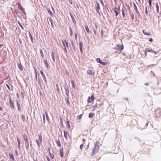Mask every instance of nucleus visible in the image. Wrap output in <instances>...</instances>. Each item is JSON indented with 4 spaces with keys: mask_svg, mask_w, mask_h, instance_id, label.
I'll use <instances>...</instances> for the list:
<instances>
[{
    "mask_svg": "<svg viewBox=\"0 0 161 161\" xmlns=\"http://www.w3.org/2000/svg\"><path fill=\"white\" fill-rule=\"evenodd\" d=\"M52 58L53 60V61L55 62V54L53 52H52Z\"/></svg>",
    "mask_w": 161,
    "mask_h": 161,
    "instance_id": "21",
    "label": "nucleus"
},
{
    "mask_svg": "<svg viewBox=\"0 0 161 161\" xmlns=\"http://www.w3.org/2000/svg\"><path fill=\"white\" fill-rule=\"evenodd\" d=\"M45 116H46V118L47 120V121L48 122H49L50 121V119L49 118V117L48 116L47 112V111H45Z\"/></svg>",
    "mask_w": 161,
    "mask_h": 161,
    "instance_id": "13",
    "label": "nucleus"
},
{
    "mask_svg": "<svg viewBox=\"0 0 161 161\" xmlns=\"http://www.w3.org/2000/svg\"><path fill=\"white\" fill-rule=\"evenodd\" d=\"M71 83L72 85V87L73 89H75V82L73 80H71Z\"/></svg>",
    "mask_w": 161,
    "mask_h": 161,
    "instance_id": "26",
    "label": "nucleus"
},
{
    "mask_svg": "<svg viewBox=\"0 0 161 161\" xmlns=\"http://www.w3.org/2000/svg\"><path fill=\"white\" fill-rule=\"evenodd\" d=\"M47 11H48V13H49V14H50V15L52 16H53V14L52 13V12L50 10V9L49 8H47Z\"/></svg>",
    "mask_w": 161,
    "mask_h": 161,
    "instance_id": "28",
    "label": "nucleus"
},
{
    "mask_svg": "<svg viewBox=\"0 0 161 161\" xmlns=\"http://www.w3.org/2000/svg\"><path fill=\"white\" fill-rule=\"evenodd\" d=\"M70 16L72 19V21L73 22V23H76V21H75V18L73 14L71 13H70Z\"/></svg>",
    "mask_w": 161,
    "mask_h": 161,
    "instance_id": "12",
    "label": "nucleus"
},
{
    "mask_svg": "<svg viewBox=\"0 0 161 161\" xmlns=\"http://www.w3.org/2000/svg\"><path fill=\"white\" fill-rule=\"evenodd\" d=\"M17 142H18V145L20 144L21 141L18 138H17Z\"/></svg>",
    "mask_w": 161,
    "mask_h": 161,
    "instance_id": "56",
    "label": "nucleus"
},
{
    "mask_svg": "<svg viewBox=\"0 0 161 161\" xmlns=\"http://www.w3.org/2000/svg\"><path fill=\"white\" fill-rule=\"evenodd\" d=\"M29 37H30V38L31 39V41L32 43H33L34 42H33V37L30 32H29Z\"/></svg>",
    "mask_w": 161,
    "mask_h": 161,
    "instance_id": "30",
    "label": "nucleus"
},
{
    "mask_svg": "<svg viewBox=\"0 0 161 161\" xmlns=\"http://www.w3.org/2000/svg\"><path fill=\"white\" fill-rule=\"evenodd\" d=\"M82 114L79 115V116H78L77 118L79 119H81L82 118Z\"/></svg>",
    "mask_w": 161,
    "mask_h": 161,
    "instance_id": "52",
    "label": "nucleus"
},
{
    "mask_svg": "<svg viewBox=\"0 0 161 161\" xmlns=\"http://www.w3.org/2000/svg\"><path fill=\"white\" fill-rule=\"evenodd\" d=\"M69 29L70 35L71 36H73V32L72 31V30L71 28L70 27L69 28Z\"/></svg>",
    "mask_w": 161,
    "mask_h": 161,
    "instance_id": "34",
    "label": "nucleus"
},
{
    "mask_svg": "<svg viewBox=\"0 0 161 161\" xmlns=\"http://www.w3.org/2000/svg\"><path fill=\"white\" fill-rule=\"evenodd\" d=\"M148 2L149 3V6L151 7L152 6V0H149Z\"/></svg>",
    "mask_w": 161,
    "mask_h": 161,
    "instance_id": "50",
    "label": "nucleus"
},
{
    "mask_svg": "<svg viewBox=\"0 0 161 161\" xmlns=\"http://www.w3.org/2000/svg\"><path fill=\"white\" fill-rule=\"evenodd\" d=\"M85 29L86 30L87 32L89 34L90 32V30H89L88 26L87 25H86V26H85Z\"/></svg>",
    "mask_w": 161,
    "mask_h": 161,
    "instance_id": "29",
    "label": "nucleus"
},
{
    "mask_svg": "<svg viewBox=\"0 0 161 161\" xmlns=\"http://www.w3.org/2000/svg\"><path fill=\"white\" fill-rule=\"evenodd\" d=\"M113 10L115 13L116 16H117L120 12H119V10H117V8L116 7L113 8Z\"/></svg>",
    "mask_w": 161,
    "mask_h": 161,
    "instance_id": "8",
    "label": "nucleus"
},
{
    "mask_svg": "<svg viewBox=\"0 0 161 161\" xmlns=\"http://www.w3.org/2000/svg\"><path fill=\"white\" fill-rule=\"evenodd\" d=\"M36 142L39 148L40 147L41 143H40L39 139H37L36 140Z\"/></svg>",
    "mask_w": 161,
    "mask_h": 161,
    "instance_id": "31",
    "label": "nucleus"
},
{
    "mask_svg": "<svg viewBox=\"0 0 161 161\" xmlns=\"http://www.w3.org/2000/svg\"><path fill=\"white\" fill-rule=\"evenodd\" d=\"M39 141L40 142V143H41V144H42V137L41 135H40L39 136Z\"/></svg>",
    "mask_w": 161,
    "mask_h": 161,
    "instance_id": "20",
    "label": "nucleus"
},
{
    "mask_svg": "<svg viewBox=\"0 0 161 161\" xmlns=\"http://www.w3.org/2000/svg\"><path fill=\"white\" fill-rule=\"evenodd\" d=\"M19 43L21 45H22V42L21 39H19Z\"/></svg>",
    "mask_w": 161,
    "mask_h": 161,
    "instance_id": "62",
    "label": "nucleus"
},
{
    "mask_svg": "<svg viewBox=\"0 0 161 161\" xmlns=\"http://www.w3.org/2000/svg\"><path fill=\"white\" fill-rule=\"evenodd\" d=\"M35 80H36V81H37V73H36V75H35Z\"/></svg>",
    "mask_w": 161,
    "mask_h": 161,
    "instance_id": "61",
    "label": "nucleus"
},
{
    "mask_svg": "<svg viewBox=\"0 0 161 161\" xmlns=\"http://www.w3.org/2000/svg\"><path fill=\"white\" fill-rule=\"evenodd\" d=\"M10 158L12 160V161H14V155L13 154H11V153H10L9 154Z\"/></svg>",
    "mask_w": 161,
    "mask_h": 161,
    "instance_id": "22",
    "label": "nucleus"
},
{
    "mask_svg": "<svg viewBox=\"0 0 161 161\" xmlns=\"http://www.w3.org/2000/svg\"><path fill=\"white\" fill-rule=\"evenodd\" d=\"M62 42L63 45L64 47V50H65V52H66V53H67V50L66 47V46L65 45V44L64 43V41H62Z\"/></svg>",
    "mask_w": 161,
    "mask_h": 161,
    "instance_id": "32",
    "label": "nucleus"
},
{
    "mask_svg": "<svg viewBox=\"0 0 161 161\" xmlns=\"http://www.w3.org/2000/svg\"><path fill=\"white\" fill-rule=\"evenodd\" d=\"M143 33L146 35H151V33L150 32H148L147 31H146L145 30H144L143 31Z\"/></svg>",
    "mask_w": 161,
    "mask_h": 161,
    "instance_id": "27",
    "label": "nucleus"
},
{
    "mask_svg": "<svg viewBox=\"0 0 161 161\" xmlns=\"http://www.w3.org/2000/svg\"><path fill=\"white\" fill-rule=\"evenodd\" d=\"M60 156L61 157H63L64 156V152L63 148L60 149Z\"/></svg>",
    "mask_w": 161,
    "mask_h": 161,
    "instance_id": "16",
    "label": "nucleus"
},
{
    "mask_svg": "<svg viewBox=\"0 0 161 161\" xmlns=\"http://www.w3.org/2000/svg\"><path fill=\"white\" fill-rule=\"evenodd\" d=\"M78 33H75V39H76L77 38Z\"/></svg>",
    "mask_w": 161,
    "mask_h": 161,
    "instance_id": "53",
    "label": "nucleus"
},
{
    "mask_svg": "<svg viewBox=\"0 0 161 161\" xmlns=\"http://www.w3.org/2000/svg\"><path fill=\"white\" fill-rule=\"evenodd\" d=\"M100 64L103 65H105L107 64V63L106 62H103L102 61Z\"/></svg>",
    "mask_w": 161,
    "mask_h": 161,
    "instance_id": "51",
    "label": "nucleus"
},
{
    "mask_svg": "<svg viewBox=\"0 0 161 161\" xmlns=\"http://www.w3.org/2000/svg\"><path fill=\"white\" fill-rule=\"evenodd\" d=\"M18 108L19 111H21V108L20 107V104L19 103V100H17L16 101Z\"/></svg>",
    "mask_w": 161,
    "mask_h": 161,
    "instance_id": "15",
    "label": "nucleus"
},
{
    "mask_svg": "<svg viewBox=\"0 0 161 161\" xmlns=\"http://www.w3.org/2000/svg\"><path fill=\"white\" fill-rule=\"evenodd\" d=\"M64 89L65 91L67 97H69V89L67 87H65Z\"/></svg>",
    "mask_w": 161,
    "mask_h": 161,
    "instance_id": "9",
    "label": "nucleus"
},
{
    "mask_svg": "<svg viewBox=\"0 0 161 161\" xmlns=\"http://www.w3.org/2000/svg\"><path fill=\"white\" fill-rule=\"evenodd\" d=\"M147 6L146 7H145V13L147 16L148 15V11H147Z\"/></svg>",
    "mask_w": 161,
    "mask_h": 161,
    "instance_id": "47",
    "label": "nucleus"
},
{
    "mask_svg": "<svg viewBox=\"0 0 161 161\" xmlns=\"http://www.w3.org/2000/svg\"><path fill=\"white\" fill-rule=\"evenodd\" d=\"M99 145H95V147L93 149V152L91 155L92 156L97 153L99 151Z\"/></svg>",
    "mask_w": 161,
    "mask_h": 161,
    "instance_id": "2",
    "label": "nucleus"
},
{
    "mask_svg": "<svg viewBox=\"0 0 161 161\" xmlns=\"http://www.w3.org/2000/svg\"><path fill=\"white\" fill-rule=\"evenodd\" d=\"M45 64L47 67V69H48V62H47V61L46 60H45L44 61Z\"/></svg>",
    "mask_w": 161,
    "mask_h": 161,
    "instance_id": "33",
    "label": "nucleus"
},
{
    "mask_svg": "<svg viewBox=\"0 0 161 161\" xmlns=\"http://www.w3.org/2000/svg\"><path fill=\"white\" fill-rule=\"evenodd\" d=\"M115 49L120 51H121L123 49L124 47L123 46H120L118 45L115 46Z\"/></svg>",
    "mask_w": 161,
    "mask_h": 161,
    "instance_id": "4",
    "label": "nucleus"
},
{
    "mask_svg": "<svg viewBox=\"0 0 161 161\" xmlns=\"http://www.w3.org/2000/svg\"><path fill=\"white\" fill-rule=\"evenodd\" d=\"M9 103H10V104H11V103H12V99H11V97H9Z\"/></svg>",
    "mask_w": 161,
    "mask_h": 161,
    "instance_id": "57",
    "label": "nucleus"
},
{
    "mask_svg": "<svg viewBox=\"0 0 161 161\" xmlns=\"http://www.w3.org/2000/svg\"><path fill=\"white\" fill-rule=\"evenodd\" d=\"M24 139L25 141V146L26 147V149H29V143L28 139V138L26 134H25L23 136Z\"/></svg>",
    "mask_w": 161,
    "mask_h": 161,
    "instance_id": "1",
    "label": "nucleus"
},
{
    "mask_svg": "<svg viewBox=\"0 0 161 161\" xmlns=\"http://www.w3.org/2000/svg\"><path fill=\"white\" fill-rule=\"evenodd\" d=\"M49 18V21H50V22H51L52 27L53 28H54V25L53 24V21L52 20L49 18Z\"/></svg>",
    "mask_w": 161,
    "mask_h": 161,
    "instance_id": "37",
    "label": "nucleus"
},
{
    "mask_svg": "<svg viewBox=\"0 0 161 161\" xmlns=\"http://www.w3.org/2000/svg\"><path fill=\"white\" fill-rule=\"evenodd\" d=\"M156 117H160L161 116V112L159 110H157L156 111Z\"/></svg>",
    "mask_w": 161,
    "mask_h": 161,
    "instance_id": "11",
    "label": "nucleus"
},
{
    "mask_svg": "<svg viewBox=\"0 0 161 161\" xmlns=\"http://www.w3.org/2000/svg\"><path fill=\"white\" fill-rule=\"evenodd\" d=\"M131 18L132 20H134V14H131Z\"/></svg>",
    "mask_w": 161,
    "mask_h": 161,
    "instance_id": "55",
    "label": "nucleus"
},
{
    "mask_svg": "<svg viewBox=\"0 0 161 161\" xmlns=\"http://www.w3.org/2000/svg\"><path fill=\"white\" fill-rule=\"evenodd\" d=\"M133 6H134V9L135 10V11H136L137 14H138V16H140V13L139 10L138 9V8H137V7L136 5V4L135 3H133Z\"/></svg>",
    "mask_w": 161,
    "mask_h": 161,
    "instance_id": "5",
    "label": "nucleus"
},
{
    "mask_svg": "<svg viewBox=\"0 0 161 161\" xmlns=\"http://www.w3.org/2000/svg\"><path fill=\"white\" fill-rule=\"evenodd\" d=\"M96 3H97V7L96 10H99L100 9V4L99 3H98L97 2Z\"/></svg>",
    "mask_w": 161,
    "mask_h": 161,
    "instance_id": "25",
    "label": "nucleus"
},
{
    "mask_svg": "<svg viewBox=\"0 0 161 161\" xmlns=\"http://www.w3.org/2000/svg\"><path fill=\"white\" fill-rule=\"evenodd\" d=\"M66 124L68 126L67 127H68V129H70V125L69 124V121L68 119H67Z\"/></svg>",
    "mask_w": 161,
    "mask_h": 161,
    "instance_id": "18",
    "label": "nucleus"
},
{
    "mask_svg": "<svg viewBox=\"0 0 161 161\" xmlns=\"http://www.w3.org/2000/svg\"><path fill=\"white\" fill-rule=\"evenodd\" d=\"M96 61L97 63H100V64H101V62L102 61L101 60V59L99 58H97L96 59Z\"/></svg>",
    "mask_w": 161,
    "mask_h": 161,
    "instance_id": "38",
    "label": "nucleus"
},
{
    "mask_svg": "<svg viewBox=\"0 0 161 161\" xmlns=\"http://www.w3.org/2000/svg\"><path fill=\"white\" fill-rule=\"evenodd\" d=\"M83 43L82 42H80L79 43V47H83Z\"/></svg>",
    "mask_w": 161,
    "mask_h": 161,
    "instance_id": "49",
    "label": "nucleus"
},
{
    "mask_svg": "<svg viewBox=\"0 0 161 161\" xmlns=\"http://www.w3.org/2000/svg\"><path fill=\"white\" fill-rule=\"evenodd\" d=\"M156 10L157 12L158 13L159 12V7L157 3H156Z\"/></svg>",
    "mask_w": 161,
    "mask_h": 161,
    "instance_id": "24",
    "label": "nucleus"
},
{
    "mask_svg": "<svg viewBox=\"0 0 161 161\" xmlns=\"http://www.w3.org/2000/svg\"><path fill=\"white\" fill-rule=\"evenodd\" d=\"M149 41L150 42H152L153 41V39L152 38H150L149 39Z\"/></svg>",
    "mask_w": 161,
    "mask_h": 161,
    "instance_id": "64",
    "label": "nucleus"
},
{
    "mask_svg": "<svg viewBox=\"0 0 161 161\" xmlns=\"http://www.w3.org/2000/svg\"><path fill=\"white\" fill-rule=\"evenodd\" d=\"M60 124H61V126H64L63 121L62 119L61 118H60Z\"/></svg>",
    "mask_w": 161,
    "mask_h": 161,
    "instance_id": "46",
    "label": "nucleus"
},
{
    "mask_svg": "<svg viewBox=\"0 0 161 161\" xmlns=\"http://www.w3.org/2000/svg\"><path fill=\"white\" fill-rule=\"evenodd\" d=\"M94 115V114L93 113H90L89 114L88 117L89 118H92Z\"/></svg>",
    "mask_w": 161,
    "mask_h": 161,
    "instance_id": "36",
    "label": "nucleus"
},
{
    "mask_svg": "<svg viewBox=\"0 0 161 161\" xmlns=\"http://www.w3.org/2000/svg\"><path fill=\"white\" fill-rule=\"evenodd\" d=\"M122 12V14L123 15V17L124 18L125 16V13L124 10V9L123 8L121 10Z\"/></svg>",
    "mask_w": 161,
    "mask_h": 161,
    "instance_id": "48",
    "label": "nucleus"
},
{
    "mask_svg": "<svg viewBox=\"0 0 161 161\" xmlns=\"http://www.w3.org/2000/svg\"><path fill=\"white\" fill-rule=\"evenodd\" d=\"M56 87L57 88V91L59 93V87L58 84H56Z\"/></svg>",
    "mask_w": 161,
    "mask_h": 161,
    "instance_id": "43",
    "label": "nucleus"
},
{
    "mask_svg": "<svg viewBox=\"0 0 161 161\" xmlns=\"http://www.w3.org/2000/svg\"><path fill=\"white\" fill-rule=\"evenodd\" d=\"M64 137L66 139H67V132L66 131H64Z\"/></svg>",
    "mask_w": 161,
    "mask_h": 161,
    "instance_id": "41",
    "label": "nucleus"
},
{
    "mask_svg": "<svg viewBox=\"0 0 161 161\" xmlns=\"http://www.w3.org/2000/svg\"><path fill=\"white\" fill-rule=\"evenodd\" d=\"M56 142L58 146V147H60L61 146V144L59 139H58V140H56Z\"/></svg>",
    "mask_w": 161,
    "mask_h": 161,
    "instance_id": "23",
    "label": "nucleus"
},
{
    "mask_svg": "<svg viewBox=\"0 0 161 161\" xmlns=\"http://www.w3.org/2000/svg\"><path fill=\"white\" fill-rule=\"evenodd\" d=\"M65 44V45L66 46V47H68V43L67 42V41L65 40L64 42Z\"/></svg>",
    "mask_w": 161,
    "mask_h": 161,
    "instance_id": "44",
    "label": "nucleus"
},
{
    "mask_svg": "<svg viewBox=\"0 0 161 161\" xmlns=\"http://www.w3.org/2000/svg\"><path fill=\"white\" fill-rule=\"evenodd\" d=\"M146 50L148 52H151L152 53H155V54H156L158 53V52H156L155 51H154V50H153L152 49H149V48H147L146 49Z\"/></svg>",
    "mask_w": 161,
    "mask_h": 161,
    "instance_id": "6",
    "label": "nucleus"
},
{
    "mask_svg": "<svg viewBox=\"0 0 161 161\" xmlns=\"http://www.w3.org/2000/svg\"><path fill=\"white\" fill-rule=\"evenodd\" d=\"M87 73L90 75H95V72L90 70H87Z\"/></svg>",
    "mask_w": 161,
    "mask_h": 161,
    "instance_id": "10",
    "label": "nucleus"
},
{
    "mask_svg": "<svg viewBox=\"0 0 161 161\" xmlns=\"http://www.w3.org/2000/svg\"><path fill=\"white\" fill-rule=\"evenodd\" d=\"M18 66L19 69L21 71L23 70V66L21 64L18 63L17 64Z\"/></svg>",
    "mask_w": 161,
    "mask_h": 161,
    "instance_id": "14",
    "label": "nucleus"
},
{
    "mask_svg": "<svg viewBox=\"0 0 161 161\" xmlns=\"http://www.w3.org/2000/svg\"><path fill=\"white\" fill-rule=\"evenodd\" d=\"M43 123L44 124H45V116L44 114L43 115Z\"/></svg>",
    "mask_w": 161,
    "mask_h": 161,
    "instance_id": "45",
    "label": "nucleus"
},
{
    "mask_svg": "<svg viewBox=\"0 0 161 161\" xmlns=\"http://www.w3.org/2000/svg\"><path fill=\"white\" fill-rule=\"evenodd\" d=\"M6 86L8 88V89L9 90H10L11 89H10V86L8 84H6Z\"/></svg>",
    "mask_w": 161,
    "mask_h": 161,
    "instance_id": "58",
    "label": "nucleus"
},
{
    "mask_svg": "<svg viewBox=\"0 0 161 161\" xmlns=\"http://www.w3.org/2000/svg\"><path fill=\"white\" fill-rule=\"evenodd\" d=\"M40 73L42 76L43 78L44 79H45V78H46V77L45 76V75L43 73V71L42 70H40Z\"/></svg>",
    "mask_w": 161,
    "mask_h": 161,
    "instance_id": "19",
    "label": "nucleus"
},
{
    "mask_svg": "<svg viewBox=\"0 0 161 161\" xmlns=\"http://www.w3.org/2000/svg\"><path fill=\"white\" fill-rule=\"evenodd\" d=\"M69 97H67L66 99L65 100H66V104L68 106H69L70 105V103L69 102Z\"/></svg>",
    "mask_w": 161,
    "mask_h": 161,
    "instance_id": "17",
    "label": "nucleus"
},
{
    "mask_svg": "<svg viewBox=\"0 0 161 161\" xmlns=\"http://www.w3.org/2000/svg\"><path fill=\"white\" fill-rule=\"evenodd\" d=\"M18 23L20 27L23 30H24V28L22 25V24H21V23L19 22V21H18Z\"/></svg>",
    "mask_w": 161,
    "mask_h": 161,
    "instance_id": "42",
    "label": "nucleus"
},
{
    "mask_svg": "<svg viewBox=\"0 0 161 161\" xmlns=\"http://www.w3.org/2000/svg\"><path fill=\"white\" fill-rule=\"evenodd\" d=\"M18 7H18L19 9L24 14H26V13L25 12V9L23 8V7L20 4H19Z\"/></svg>",
    "mask_w": 161,
    "mask_h": 161,
    "instance_id": "7",
    "label": "nucleus"
},
{
    "mask_svg": "<svg viewBox=\"0 0 161 161\" xmlns=\"http://www.w3.org/2000/svg\"><path fill=\"white\" fill-rule=\"evenodd\" d=\"M100 33L101 34V35L102 36H103V30H101Z\"/></svg>",
    "mask_w": 161,
    "mask_h": 161,
    "instance_id": "60",
    "label": "nucleus"
},
{
    "mask_svg": "<svg viewBox=\"0 0 161 161\" xmlns=\"http://www.w3.org/2000/svg\"><path fill=\"white\" fill-rule=\"evenodd\" d=\"M71 44H72V47H73V48L74 49V51H75L76 50H75V46L74 45V44L73 43V41H72L71 42Z\"/></svg>",
    "mask_w": 161,
    "mask_h": 161,
    "instance_id": "39",
    "label": "nucleus"
},
{
    "mask_svg": "<svg viewBox=\"0 0 161 161\" xmlns=\"http://www.w3.org/2000/svg\"><path fill=\"white\" fill-rule=\"evenodd\" d=\"M94 100V96L93 95H92L91 97H89L87 99V102L89 103H91Z\"/></svg>",
    "mask_w": 161,
    "mask_h": 161,
    "instance_id": "3",
    "label": "nucleus"
},
{
    "mask_svg": "<svg viewBox=\"0 0 161 161\" xmlns=\"http://www.w3.org/2000/svg\"><path fill=\"white\" fill-rule=\"evenodd\" d=\"M40 53H41V56L42 57V58H44V55L43 53V51L42 50V49H41L40 50Z\"/></svg>",
    "mask_w": 161,
    "mask_h": 161,
    "instance_id": "35",
    "label": "nucleus"
},
{
    "mask_svg": "<svg viewBox=\"0 0 161 161\" xmlns=\"http://www.w3.org/2000/svg\"><path fill=\"white\" fill-rule=\"evenodd\" d=\"M21 117L22 118V119L23 122H25V116L24 114H22L21 115Z\"/></svg>",
    "mask_w": 161,
    "mask_h": 161,
    "instance_id": "40",
    "label": "nucleus"
},
{
    "mask_svg": "<svg viewBox=\"0 0 161 161\" xmlns=\"http://www.w3.org/2000/svg\"><path fill=\"white\" fill-rule=\"evenodd\" d=\"M10 104V107H11V108H14V106L13 103H11Z\"/></svg>",
    "mask_w": 161,
    "mask_h": 161,
    "instance_id": "54",
    "label": "nucleus"
},
{
    "mask_svg": "<svg viewBox=\"0 0 161 161\" xmlns=\"http://www.w3.org/2000/svg\"><path fill=\"white\" fill-rule=\"evenodd\" d=\"M83 146H84V145H83V144H82L81 145H80V148L81 150L83 147Z\"/></svg>",
    "mask_w": 161,
    "mask_h": 161,
    "instance_id": "59",
    "label": "nucleus"
},
{
    "mask_svg": "<svg viewBox=\"0 0 161 161\" xmlns=\"http://www.w3.org/2000/svg\"><path fill=\"white\" fill-rule=\"evenodd\" d=\"M80 51L81 53H83V47H80Z\"/></svg>",
    "mask_w": 161,
    "mask_h": 161,
    "instance_id": "63",
    "label": "nucleus"
}]
</instances>
